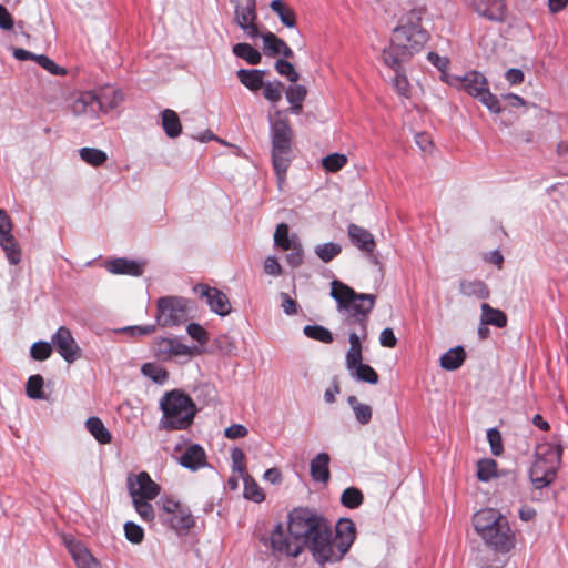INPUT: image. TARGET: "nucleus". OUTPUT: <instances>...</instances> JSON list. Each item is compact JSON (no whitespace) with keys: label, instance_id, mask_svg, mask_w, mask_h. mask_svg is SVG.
<instances>
[{"label":"nucleus","instance_id":"nucleus-1","mask_svg":"<svg viewBox=\"0 0 568 568\" xmlns=\"http://www.w3.org/2000/svg\"><path fill=\"white\" fill-rule=\"evenodd\" d=\"M331 525L317 510L308 507H296L287 515V532L282 523L271 531L267 541L274 555L291 558L298 557L303 549L320 537Z\"/></svg>","mask_w":568,"mask_h":568},{"label":"nucleus","instance_id":"nucleus-2","mask_svg":"<svg viewBox=\"0 0 568 568\" xmlns=\"http://www.w3.org/2000/svg\"><path fill=\"white\" fill-rule=\"evenodd\" d=\"M425 12L424 7L413 8L400 18L399 24L393 30L389 45L382 52L385 65L399 68V64L409 62L415 53L423 50L430 39L422 26Z\"/></svg>","mask_w":568,"mask_h":568},{"label":"nucleus","instance_id":"nucleus-3","mask_svg":"<svg viewBox=\"0 0 568 568\" xmlns=\"http://www.w3.org/2000/svg\"><path fill=\"white\" fill-rule=\"evenodd\" d=\"M331 296L337 303L338 312L345 313L344 325L347 327L358 326L359 333H349V349L363 351L362 342L368 335L369 313L376 302L374 294L357 293L345 283L334 280L331 283Z\"/></svg>","mask_w":568,"mask_h":568},{"label":"nucleus","instance_id":"nucleus-4","mask_svg":"<svg viewBox=\"0 0 568 568\" xmlns=\"http://www.w3.org/2000/svg\"><path fill=\"white\" fill-rule=\"evenodd\" d=\"M356 538L355 524L348 518L337 521L333 530L332 524L310 545L308 551L313 560L324 567L339 562L349 551Z\"/></svg>","mask_w":568,"mask_h":568},{"label":"nucleus","instance_id":"nucleus-5","mask_svg":"<svg viewBox=\"0 0 568 568\" xmlns=\"http://www.w3.org/2000/svg\"><path fill=\"white\" fill-rule=\"evenodd\" d=\"M473 525L476 532L494 551L506 554L515 547V534L507 517L499 510L494 508L478 510L473 517Z\"/></svg>","mask_w":568,"mask_h":568},{"label":"nucleus","instance_id":"nucleus-6","mask_svg":"<svg viewBox=\"0 0 568 568\" xmlns=\"http://www.w3.org/2000/svg\"><path fill=\"white\" fill-rule=\"evenodd\" d=\"M276 116L270 120L271 158L278 183L286 179L287 169L294 158V131L287 118H282L277 111Z\"/></svg>","mask_w":568,"mask_h":568},{"label":"nucleus","instance_id":"nucleus-7","mask_svg":"<svg viewBox=\"0 0 568 568\" xmlns=\"http://www.w3.org/2000/svg\"><path fill=\"white\" fill-rule=\"evenodd\" d=\"M160 408L163 414L159 426L165 430L187 429L197 412L193 399L180 389L165 393L160 400Z\"/></svg>","mask_w":568,"mask_h":568},{"label":"nucleus","instance_id":"nucleus-8","mask_svg":"<svg viewBox=\"0 0 568 568\" xmlns=\"http://www.w3.org/2000/svg\"><path fill=\"white\" fill-rule=\"evenodd\" d=\"M123 100V94L119 89L105 85L99 91L82 92L72 104L74 114L97 113L98 111L108 112L115 109Z\"/></svg>","mask_w":568,"mask_h":568},{"label":"nucleus","instance_id":"nucleus-9","mask_svg":"<svg viewBox=\"0 0 568 568\" xmlns=\"http://www.w3.org/2000/svg\"><path fill=\"white\" fill-rule=\"evenodd\" d=\"M158 505L161 523L178 535L185 536L194 527L195 519L187 506L168 497L161 498Z\"/></svg>","mask_w":568,"mask_h":568},{"label":"nucleus","instance_id":"nucleus-10","mask_svg":"<svg viewBox=\"0 0 568 568\" xmlns=\"http://www.w3.org/2000/svg\"><path fill=\"white\" fill-rule=\"evenodd\" d=\"M156 323L162 327L178 326L187 321V301L179 296H164L158 300Z\"/></svg>","mask_w":568,"mask_h":568},{"label":"nucleus","instance_id":"nucleus-11","mask_svg":"<svg viewBox=\"0 0 568 568\" xmlns=\"http://www.w3.org/2000/svg\"><path fill=\"white\" fill-rule=\"evenodd\" d=\"M256 20V0L235 1L234 21L251 39H256L261 36Z\"/></svg>","mask_w":568,"mask_h":568},{"label":"nucleus","instance_id":"nucleus-12","mask_svg":"<svg viewBox=\"0 0 568 568\" xmlns=\"http://www.w3.org/2000/svg\"><path fill=\"white\" fill-rule=\"evenodd\" d=\"M0 246L4 251L10 264L17 265L21 261V250L12 235V221L6 210L0 209Z\"/></svg>","mask_w":568,"mask_h":568},{"label":"nucleus","instance_id":"nucleus-13","mask_svg":"<svg viewBox=\"0 0 568 568\" xmlns=\"http://www.w3.org/2000/svg\"><path fill=\"white\" fill-rule=\"evenodd\" d=\"M52 346L60 356L68 363H73L82 356V351L75 342L71 331L65 326H60L52 335Z\"/></svg>","mask_w":568,"mask_h":568},{"label":"nucleus","instance_id":"nucleus-14","mask_svg":"<svg viewBox=\"0 0 568 568\" xmlns=\"http://www.w3.org/2000/svg\"><path fill=\"white\" fill-rule=\"evenodd\" d=\"M194 293L204 298L210 310L220 316H226L231 313V303L225 293L216 287H211L207 284H196L193 287Z\"/></svg>","mask_w":568,"mask_h":568},{"label":"nucleus","instance_id":"nucleus-15","mask_svg":"<svg viewBox=\"0 0 568 568\" xmlns=\"http://www.w3.org/2000/svg\"><path fill=\"white\" fill-rule=\"evenodd\" d=\"M347 234L352 244L365 253L372 263H378L377 257L374 255L376 247L374 235L368 230L351 223L347 227Z\"/></svg>","mask_w":568,"mask_h":568},{"label":"nucleus","instance_id":"nucleus-16","mask_svg":"<svg viewBox=\"0 0 568 568\" xmlns=\"http://www.w3.org/2000/svg\"><path fill=\"white\" fill-rule=\"evenodd\" d=\"M128 487L132 499L141 497V499L144 500H152L160 491L159 485L155 484L145 471H141L136 475L135 479L130 477L128 480Z\"/></svg>","mask_w":568,"mask_h":568},{"label":"nucleus","instance_id":"nucleus-17","mask_svg":"<svg viewBox=\"0 0 568 568\" xmlns=\"http://www.w3.org/2000/svg\"><path fill=\"white\" fill-rule=\"evenodd\" d=\"M154 355L158 359L166 362L179 356H190L191 348L178 338H156L154 341Z\"/></svg>","mask_w":568,"mask_h":568},{"label":"nucleus","instance_id":"nucleus-18","mask_svg":"<svg viewBox=\"0 0 568 568\" xmlns=\"http://www.w3.org/2000/svg\"><path fill=\"white\" fill-rule=\"evenodd\" d=\"M536 462L557 473L561 464L562 446L559 442L542 443L536 447Z\"/></svg>","mask_w":568,"mask_h":568},{"label":"nucleus","instance_id":"nucleus-19","mask_svg":"<svg viewBox=\"0 0 568 568\" xmlns=\"http://www.w3.org/2000/svg\"><path fill=\"white\" fill-rule=\"evenodd\" d=\"M473 9L481 17L501 22L506 19L505 0H471Z\"/></svg>","mask_w":568,"mask_h":568},{"label":"nucleus","instance_id":"nucleus-20","mask_svg":"<svg viewBox=\"0 0 568 568\" xmlns=\"http://www.w3.org/2000/svg\"><path fill=\"white\" fill-rule=\"evenodd\" d=\"M456 85L465 90L469 95L476 98L488 85L484 74L478 71H469L464 77H455Z\"/></svg>","mask_w":568,"mask_h":568},{"label":"nucleus","instance_id":"nucleus-21","mask_svg":"<svg viewBox=\"0 0 568 568\" xmlns=\"http://www.w3.org/2000/svg\"><path fill=\"white\" fill-rule=\"evenodd\" d=\"M143 268L144 263H139L125 257H118L106 262V270L112 274L141 276Z\"/></svg>","mask_w":568,"mask_h":568},{"label":"nucleus","instance_id":"nucleus-22","mask_svg":"<svg viewBox=\"0 0 568 568\" xmlns=\"http://www.w3.org/2000/svg\"><path fill=\"white\" fill-rule=\"evenodd\" d=\"M205 452L197 445L193 444L180 456V464L191 470H196L205 465Z\"/></svg>","mask_w":568,"mask_h":568},{"label":"nucleus","instance_id":"nucleus-23","mask_svg":"<svg viewBox=\"0 0 568 568\" xmlns=\"http://www.w3.org/2000/svg\"><path fill=\"white\" fill-rule=\"evenodd\" d=\"M68 548L78 568H100L99 562L82 544L71 541Z\"/></svg>","mask_w":568,"mask_h":568},{"label":"nucleus","instance_id":"nucleus-24","mask_svg":"<svg viewBox=\"0 0 568 568\" xmlns=\"http://www.w3.org/2000/svg\"><path fill=\"white\" fill-rule=\"evenodd\" d=\"M266 71L258 69H240L236 72L239 81L248 90L256 92L264 85L263 78Z\"/></svg>","mask_w":568,"mask_h":568},{"label":"nucleus","instance_id":"nucleus-25","mask_svg":"<svg viewBox=\"0 0 568 568\" xmlns=\"http://www.w3.org/2000/svg\"><path fill=\"white\" fill-rule=\"evenodd\" d=\"M329 455L320 453L311 460V476L315 481L327 483L329 480Z\"/></svg>","mask_w":568,"mask_h":568},{"label":"nucleus","instance_id":"nucleus-26","mask_svg":"<svg viewBox=\"0 0 568 568\" xmlns=\"http://www.w3.org/2000/svg\"><path fill=\"white\" fill-rule=\"evenodd\" d=\"M556 477V471L545 467L541 462H535L530 470V479L537 489L548 486Z\"/></svg>","mask_w":568,"mask_h":568},{"label":"nucleus","instance_id":"nucleus-27","mask_svg":"<svg viewBox=\"0 0 568 568\" xmlns=\"http://www.w3.org/2000/svg\"><path fill=\"white\" fill-rule=\"evenodd\" d=\"M481 324L491 325L498 328H504L507 325V315L499 308L491 307L488 303H483L481 306Z\"/></svg>","mask_w":568,"mask_h":568},{"label":"nucleus","instance_id":"nucleus-28","mask_svg":"<svg viewBox=\"0 0 568 568\" xmlns=\"http://www.w3.org/2000/svg\"><path fill=\"white\" fill-rule=\"evenodd\" d=\"M161 125L165 134L171 138H178L182 132V124L178 113L171 109L161 112Z\"/></svg>","mask_w":568,"mask_h":568},{"label":"nucleus","instance_id":"nucleus-29","mask_svg":"<svg viewBox=\"0 0 568 568\" xmlns=\"http://www.w3.org/2000/svg\"><path fill=\"white\" fill-rule=\"evenodd\" d=\"M85 428L99 444L105 445L111 443L112 435L101 418L95 416L89 417L85 422Z\"/></svg>","mask_w":568,"mask_h":568},{"label":"nucleus","instance_id":"nucleus-30","mask_svg":"<svg viewBox=\"0 0 568 568\" xmlns=\"http://www.w3.org/2000/svg\"><path fill=\"white\" fill-rule=\"evenodd\" d=\"M459 291L465 296H475L481 300H486L490 295L488 286L480 280L462 281L459 283Z\"/></svg>","mask_w":568,"mask_h":568},{"label":"nucleus","instance_id":"nucleus-31","mask_svg":"<svg viewBox=\"0 0 568 568\" xmlns=\"http://www.w3.org/2000/svg\"><path fill=\"white\" fill-rule=\"evenodd\" d=\"M271 10L277 14L281 22L287 28L296 26V14L283 0H273L270 3Z\"/></svg>","mask_w":568,"mask_h":568},{"label":"nucleus","instance_id":"nucleus-32","mask_svg":"<svg viewBox=\"0 0 568 568\" xmlns=\"http://www.w3.org/2000/svg\"><path fill=\"white\" fill-rule=\"evenodd\" d=\"M466 353L462 346L449 349L440 357V366L447 371L459 368L465 362Z\"/></svg>","mask_w":568,"mask_h":568},{"label":"nucleus","instance_id":"nucleus-33","mask_svg":"<svg viewBox=\"0 0 568 568\" xmlns=\"http://www.w3.org/2000/svg\"><path fill=\"white\" fill-rule=\"evenodd\" d=\"M232 52L235 57L245 60L251 65H256L262 60L260 51L245 42L234 44Z\"/></svg>","mask_w":568,"mask_h":568},{"label":"nucleus","instance_id":"nucleus-34","mask_svg":"<svg viewBox=\"0 0 568 568\" xmlns=\"http://www.w3.org/2000/svg\"><path fill=\"white\" fill-rule=\"evenodd\" d=\"M298 241L297 236L293 234L290 236V227L286 223H280L274 233V244L283 251H288L294 243Z\"/></svg>","mask_w":568,"mask_h":568},{"label":"nucleus","instance_id":"nucleus-35","mask_svg":"<svg viewBox=\"0 0 568 568\" xmlns=\"http://www.w3.org/2000/svg\"><path fill=\"white\" fill-rule=\"evenodd\" d=\"M347 403L361 425H367L371 422L373 412L369 405L359 403L357 397L353 395L347 398Z\"/></svg>","mask_w":568,"mask_h":568},{"label":"nucleus","instance_id":"nucleus-36","mask_svg":"<svg viewBox=\"0 0 568 568\" xmlns=\"http://www.w3.org/2000/svg\"><path fill=\"white\" fill-rule=\"evenodd\" d=\"M82 161L91 166H101L108 161V154L95 148H82L79 151Z\"/></svg>","mask_w":568,"mask_h":568},{"label":"nucleus","instance_id":"nucleus-37","mask_svg":"<svg viewBox=\"0 0 568 568\" xmlns=\"http://www.w3.org/2000/svg\"><path fill=\"white\" fill-rule=\"evenodd\" d=\"M349 373L357 381L365 382L372 385L377 384L379 381L377 372L368 364L362 363L361 365L349 371Z\"/></svg>","mask_w":568,"mask_h":568},{"label":"nucleus","instance_id":"nucleus-38","mask_svg":"<svg viewBox=\"0 0 568 568\" xmlns=\"http://www.w3.org/2000/svg\"><path fill=\"white\" fill-rule=\"evenodd\" d=\"M390 69L395 72V77L393 79V85H394L396 92L400 97L409 98L410 84L407 80L404 64H399V68H390Z\"/></svg>","mask_w":568,"mask_h":568},{"label":"nucleus","instance_id":"nucleus-39","mask_svg":"<svg viewBox=\"0 0 568 568\" xmlns=\"http://www.w3.org/2000/svg\"><path fill=\"white\" fill-rule=\"evenodd\" d=\"M260 37L263 39L264 53L267 57H275L280 54L282 48L286 44L283 39L278 38L276 34L270 31L261 34Z\"/></svg>","mask_w":568,"mask_h":568},{"label":"nucleus","instance_id":"nucleus-40","mask_svg":"<svg viewBox=\"0 0 568 568\" xmlns=\"http://www.w3.org/2000/svg\"><path fill=\"white\" fill-rule=\"evenodd\" d=\"M244 480V497L255 503H261L265 499V495L258 484L248 475L242 476Z\"/></svg>","mask_w":568,"mask_h":568},{"label":"nucleus","instance_id":"nucleus-41","mask_svg":"<svg viewBox=\"0 0 568 568\" xmlns=\"http://www.w3.org/2000/svg\"><path fill=\"white\" fill-rule=\"evenodd\" d=\"M303 333L311 339H315L325 344L333 343V334L329 329L322 325H306Z\"/></svg>","mask_w":568,"mask_h":568},{"label":"nucleus","instance_id":"nucleus-42","mask_svg":"<svg viewBox=\"0 0 568 568\" xmlns=\"http://www.w3.org/2000/svg\"><path fill=\"white\" fill-rule=\"evenodd\" d=\"M364 500L362 491L356 487L346 488L341 496V503L344 507L349 509L358 508Z\"/></svg>","mask_w":568,"mask_h":568},{"label":"nucleus","instance_id":"nucleus-43","mask_svg":"<svg viewBox=\"0 0 568 568\" xmlns=\"http://www.w3.org/2000/svg\"><path fill=\"white\" fill-rule=\"evenodd\" d=\"M342 252V246L337 243H324L315 247V254L325 263L331 262Z\"/></svg>","mask_w":568,"mask_h":568},{"label":"nucleus","instance_id":"nucleus-44","mask_svg":"<svg viewBox=\"0 0 568 568\" xmlns=\"http://www.w3.org/2000/svg\"><path fill=\"white\" fill-rule=\"evenodd\" d=\"M43 377L39 374L32 375L28 378L27 385H26V393L29 398L32 399H43Z\"/></svg>","mask_w":568,"mask_h":568},{"label":"nucleus","instance_id":"nucleus-45","mask_svg":"<svg viewBox=\"0 0 568 568\" xmlns=\"http://www.w3.org/2000/svg\"><path fill=\"white\" fill-rule=\"evenodd\" d=\"M491 113L498 114L501 112V106L497 95L493 94L489 90V84L476 97Z\"/></svg>","mask_w":568,"mask_h":568},{"label":"nucleus","instance_id":"nucleus-46","mask_svg":"<svg viewBox=\"0 0 568 568\" xmlns=\"http://www.w3.org/2000/svg\"><path fill=\"white\" fill-rule=\"evenodd\" d=\"M497 469V463L494 459H483L477 464V477L480 481L490 480Z\"/></svg>","mask_w":568,"mask_h":568},{"label":"nucleus","instance_id":"nucleus-47","mask_svg":"<svg viewBox=\"0 0 568 568\" xmlns=\"http://www.w3.org/2000/svg\"><path fill=\"white\" fill-rule=\"evenodd\" d=\"M52 351V343L39 341L31 346L30 355L36 361H45L51 356Z\"/></svg>","mask_w":568,"mask_h":568},{"label":"nucleus","instance_id":"nucleus-48","mask_svg":"<svg viewBox=\"0 0 568 568\" xmlns=\"http://www.w3.org/2000/svg\"><path fill=\"white\" fill-rule=\"evenodd\" d=\"M263 95L266 100L276 103L282 99V91L284 89V84L281 81L275 82H264Z\"/></svg>","mask_w":568,"mask_h":568},{"label":"nucleus","instance_id":"nucleus-49","mask_svg":"<svg viewBox=\"0 0 568 568\" xmlns=\"http://www.w3.org/2000/svg\"><path fill=\"white\" fill-rule=\"evenodd\" d=\"M347 163V158L344 154L333 153L322 160L324 169L328 172H337Z\"/></svg>","mask_w":568,"mask_h":568},{"label":"nucleus","instance_id":"nucleus-50","mask_svg":"<svg viewBox=\"0 0 568 568\" xmlns=\"http://www.w3.org/2000/svg\"><path fill=\"white\" fill-rule=\"evenodd\" d=\"M275 70L278 74L287 78L288 81L295 83L300 79L298 72L295 70L294 65L284 59H278L275 62Z\"/></svg>","mask_w":568,"mask_h":568},{"label":"nucleus","instance_id":"nucleus-51","mask_svg":"<svg viewBox=\"0 0 568 568\" xmlns=\"http://www.w3.org/2000/svg\"><path fill=\"white\" fill-rule=\"evenodd\" d=\"M141 372L143 375L150 377L152 381L159 384H162L168 378V372L152 363L143 364Z\"/></svg>","mask_w":568,"mask_h":568},{"label":"nucleus","instance_id":"nucleus-52","mask_svg":"<svg viewBox=\"0 0 568 568\" xmlns=\"http://www.w3.org/2000/svg\"><path fill=\"white\" fill-rule=\"evenodd\" d=\"M133 505L135 507V510L141 516V518L145 521H152L155 517L154 508L149 503L150 500L141 499V497H138V499H132Z\"/></svg>","mask_w":568,"mask_h":568},{"label":"nucleus","instance_id":"nucleus-53","mask_svg":"<svg viewBox=\"0 0 568 568\" xmlns=\"http://www.w3.org/2000/svg\"><path fill=\"white\" fill-rule=\"evenodd\" d=\"M124 534L125 538L132 544H141L144 538L143 528L133 521L125 523Z\"/></svg>","mask_w":568,"mask_h":568},{"label":"nucleus","instance_id":"nucleus-54","mask_svg":"<svg viewBox=\"0 0 568 568\" xmlns=\"http://www.w3.org/2000/svg\"><path fill=\"white\" fill-rule=\"evenodd\" d=\"M291 253L286 255V262L291 267H298L304 261V250L300 241L290 247Z\"/></svg>","mask_w":568,"mask_h":568},{"label":"nucleus","instance_id":"nucleus-55","mask_svg":"<svg viewBox=\"0 0 568 568\" xmlns=\"http://www.w3.org/2000/svg\"><path fill=\"white\" fill-rule=\"evenodd\" d=\"M37 63L53 75L67 74V70L64 68L58 65L53 60L44 54H39Z\"/></svg>","mask_w":568,"mask_h":568},{"label":"nucleus","instance_id":"nucleus-56","mask_svg":"<svg viewBox=\"0 0 568 568\" xmlns=\"http://www.w3.org/2000/svg\"><path fill=\"white\" fill-rule=\"evenodd\" d=\"M487 439L490 445L493 455L499 456L504 452L503 439L500 432L497 428H490L487 430Z\"/></svg>","mask_w":568,"mask_h":568},{"label":"nucleus","instance_id":"nucleus-57","mask_svg":"<svg viewBox=\"0 0 568 568\" xmlns=\"http://www.w3.org/2000/svg\"><path fill=\"white\" fill-rule=\"evenodd\" d=\"M231 458L233 464V471L239 473L241 476L247 474L245 467V454L241 448H233L231 453Z\"/></svg>","mask_w":568,"mask_h":568},{"label":"nucleus","instance_id":"nucleus-58","mask_svg":"<svg viewBox=\"0 0 568 568\" xmlns=\"http://www.w3.org/2000/svg\"><path fill=\"white\" fill-rule=\"evenodd\" d=\"M286 99L291 102H303L307 95V89L304 85L296 84L286 89Z\"/></svg>","mask_w":568,"mask_h":568},{"label":"nucleus","instance_id":"nucleus-59","mask_svg":"<svg viewBox=\"0 0 568 568\" xmlns=\"http://www.w3.org/2000/svg\"><path fill=\"white\" fill-rule=\"evenodd\" d=\"M187 334L200 344H205L207 342V333L200 324H189Z\"/></svg>","mask_w":568,"mask_h":568},{"label":"nucleus","instance_id":"nucleus-60","mask_svg":"<svg viewBox=\"0 0 568 568\" xmlns=\"http://www.w3.org/2000/svg\"><path fill=\"white\" fill-rule=\"evenodd\" d=\"M155 325H144V326H126L121 329L122 333L129 334L132 336H142V335H150L154 333Z\"/></svg>","mask_w":568,"mask_h":568},{"label":"nucleus","instance_id":"nucleus-61","mask_svg":"<svg viewBox=\"0 0 568 568\" xmlns=\"http://www.w3.org/2000/svg\"><path fill=\"white\" fill-rule=\"evenodd\" d=\"M282 300V308L287 315H295L298 311V304L295 300H293L287 293L282 292L280 294Z\"/></svg>","mask_w":568,"mask_h":568},{"label":"nucleus","instance_id":"nucleus-62","mask_svg":"<svg viewBox=\"0 0 568 568\" xmlns=\"http://www.w3.org/2000/svg\"><path fill=\"white\" fill-rule=\"evenodd\" d=\"M363 363V351L348 349L345 356V364L348 371Z\"/></svg>","mask_w":568,"mask_h":568},{"label":"nucleus","instance_id":"nucleus-63","mask_svg":"<svg viewBox=\"0 0 568 568\" xmlns=\"http://www.w3.org/2000/svg\"><path fill=\"white\" fill-rule=\"evenodd\" d=\"M264 271L268 275L280 276L282 274V266L274 256H268L264 261Z\"/></svg>","mask_w":568,"mask_h":568},{"label":"nucleus","instance_id":"nucleus-64","mask_svg":"<svg viewBox=\"0 0 568 568\" xmlns=\"http://www.w3.org/2000/svg\"><path fill=\"white\" fill-rule=\"evenodd\" d=\"M379 343L384 347L393 348L397 344V338L392 328L387 327L381 332Z\"/></svg>","mask_w":568,"mask_h":568}]
</instances>
